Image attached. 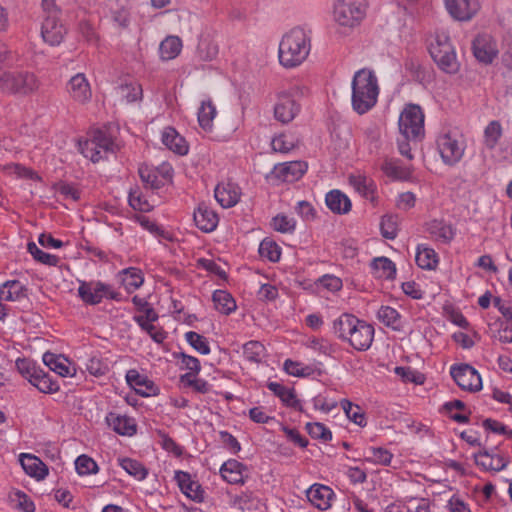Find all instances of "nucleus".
Wrapping results in <instances>:
<instances>
[{
    "instance_id": "79ce46f5",
    "label": "nucleus",
    "mask_w": 512,
    "mask_h": 512,
    "mask_svg": "<svg viewBox=\"0 0 512 512\" xmlns=\"http://www.w3.org/2000/svg\"><path fill=\"white\" fill-rule=\"evenodd\" d=\"M120 466L131 476L138 480H143L148 474L145 466L137 460L131 458L119 459Z\"/></svg>"
},
{
    "instance_id": "f8f14e48",
    "label": "nucleus",
    "mask_w": 512,
    "mask_h": 512,
    "mask_svg": "<svg viewBox=\"0 0 512 512\" xmlns=\"http://www.w3.org/2000/svg\"><path fill=\"white\" fill-rule=\"evenodd\" d=\"M472 51L475 58L485 65L491 64L499 52L496 41L487 33L478 34L474 38Z\"/></svg>"
},
{
    "instance_id": "3c124183",
    "label": "nucleus",
    "mask_w": 512,
    "mask_h": 512,
    "mask_svg": "<svg viewBox=\"0 0 512 512\" xmlns=\"http://www.w3.org/2000/svg\"><path fill=\"white\" fill-rule=\"evenodd\" d=\"M394 372L406 383L411 382L415 384H423L425 380L423 374L413 370L411 367L397 366L395 367Z\"/></svg>"
},
{
    "instance_id": "f03ea898",
    "label": "nucleus",
    "mask_w": 512,
    "mask_h": 512,
    "mask_svg": "<svg viewBox=\"0 0 512 512\" xmlns=\"http://www.w3.org/2000/svg\"><path fill=\"white\" fill-rule=\"evenodd\" d=\"M351 87V105L356 113L363 115L376 105L380 89L378 79L371 69L362 68L356 71Z\"/></svg>"
},
{
    "instance_id": "052dcab7",
    "label": "nucleus",
    "mask_w": 512,
    "mask_h": 512,
    "mask_svg": "<svg viewBox=\"0 0 512 512\" xmlns=\"http://www.w3.org/2000/svg\"><path fill=\"white\" fill-rule=\"evenodd\" d=\"M119 92L127 102H134L142 97L141 85L137 83L124 84L119 87Z\"/></svg>"
},
{
    "instance_id": "f257e3e1",
    "label": "nucleus",
    "mask_w": 512,
    "mask_h": 512,
    "mask_svg": "<svg viewBox=\"0 0 512 512\" xmlns=\"http://www.w3.org/2000/svg\"><path fill=\"white\" fill-rule=\"evenodd\" d=\"M334 334L357 351L368 350L374 339V327L356 316L343 313L333 322Z\"/></svg>"
},
{
    "instance_id": "a19ab883",
    "label": "nucleus",
    "mask_w": 512,
    "mask_h": 512,
    "mask_svg": "<svg viewBox=\"0 0 512 512\" xmlns=\"http://www.w3.org/2000/svg\"><path fill=\"white\" fill-rule=\"evenodd\" d=\"M265 354V347L259 341H249L243 345L245 359L252 363H260Z\"/></svg>"
},
{
    "instance_id": "dca6fc26",
    "label": "nucleus",
    "mask_w": 512,
    "mask_h": 512,
    "mask_svg": "<svg viewBox=\"0 0 512 512\" xmlns=\"http://www.w3.org/2000/svg\"><path fill=\"white\" fill-rule=\"evenodd\" d=\"M66 34V28L60 22L58 14H48L41 27L43 40L51 46L59 45Z\"/></svg>"
},
{
    "instance_id": "ddd939ff",
    "label": "nucleus",
    "mask_w": 512,
    "mask_h": 512,
    "mask_svg": "<svg viewBox=\"0 0 512 512\" xmlns=\"http://www.w3.org/2000/svg\"><path fill=\"white\" fill-rule=\"evenodd\" d=\"M69 97L78 104H87L92 98V90L84 73L72 76L66 84Z\"/></svg>"
},
{
    "instance_id": "8fccbe9b",
    "label": "nucleus",
    "mask_w": 512,
    "mask_h": 512,
    "mask_svg": "<svg viewBox=\"0 0 512 512\" xmlns=\"http://www.w3.org/2000/svg\"><path fill=\"white\" fill-rule=\"evenodd\" d=\"M306 430L314 439H320L324 442H328L332 439V432L323 423H307Z\"/></svg>"
},
{
    "instance_id": "9b49d317",
    "label": "nucleus",
    "mask_w": 512,
    "mask_h": 512,
    "mask_svg": "<svg viewBox=\"0 0 512 512\" xmlns=\"http://www.w3.org/2000/svg\"><path fill=\"white\" fill-rule=\"evenodd\" d=\"M450 374L462 390L476 392L482 388L481 376L469 364L453 365Z\"/></svg>"
},
{
    "instance_id": "f3484780",
    "label": "nucleus",
    "mask_w": 512,
    "mask_h": 512,
    "mask_svg": "<svg viewBox=\"0 0 512 512\" xmlns=\"http://www.w3.org/2000/svg\"><path fill=\"white\" fill-rule=\"evenodd\" d=\"M108 291L109 285L101 282H81L78 288L80 298L88 305L99 304Z\"/></svg>"
},
{
    "instance_id": "37998d69",
    "label": "nucleus",
    "mask_w": 512,
    "mask_h": 512,
    "mask_svg": "<svg viewBox=\"0 0 512 512\" xmlns=\"http://www.w3.org/2000/svg\"><path fill=\"white\" fill-rule=\"evenodd\" d=\"M43 362L49 369L60 376H67L70 374L69 367L63 362L59 356L54 353L46 352L43 355Z\"/></svg>"
},
{
    "instance_id": "c9c22d12",
    "label": "nucleus",
    "mask_w": 512,
    "mask_h": 512,
    "mask_svg": "<svg viewBox=\"0 0 512 512\" xmlns=\"http://www.w3.org/2000/svg\"><path fill=\"white\" fill-rule=\"evenodd\" d=\"M415 261L420 268L432 270L438 264V256L434 249L418 246Z\"/></svg>"
},
{
    "instance_id": "338daca9",
    "label": "nucleus",
    "mask_w": 512,
    "mask_h": 512,
    "mask_svg": "<svg viewBox=\"0 0 512 512\" xmlns=\"http://www.w3.org/2000/svg\"><path fill=\"white\" fill-rule=\"evenodd\" d=\"M36 388L42 393L52 394L59 390V385L57 381H54L49 373H47L42 375V381L38 383Z\"/></svg>"
},
{
    "instance_id": "39448f33",
    "label": "nucleus",
    "mask_w": 512,
    "mask_h": 512,
    "mask_svg": "<svg viewBox=\"0 0 512 512\" xmlns=\"http://www.w3.org/2000/svg\"><path fill=\"white\" fill-rule=\"evenodd\" d=\"M429 53L439 69L448 74H456L460 69L455 49L450 37L445 32H436L434 41L430 43Z\"/></svg>"
},
{
    "instance_id": "13d9d810",
    "label": "nucleus",
    "mask_w": 512,
    "mask_h": 512,
    "mask_svg": "<svg viewBox=\"0 0 512 512\" xmlns=\"http://www.w3.org/2000/svg\"><path fill=\"white\" fill-rule=\"evenodd\" d=\"M272 149L275 152L288 153L295 148V142L291 136L280 134L273 138Z\"/></svg>"
},
{
    "instance_id": "7ed1b4c3",
    "label": "nucleus",
    "mask_w": 512,
    "mask_h": 512,
    "mask_svg": "<svg viewBox=\"0 0 512 512\" xmlns=\"http://www.w3.org/2000/svg\"><path fill=\"white\" fill-rule=\"evenodd\" d=\"M310 38L304 29L296 27L286 33L279 44V62L286 68L300 65L309 55Z\"/></svg>"
},
{
    "instance_id": "20e7f679",
    "label": "nucleus",
    "mask_w": 512,
    "mask_h": 512,
    "mask_svg": "<svg viewBox=\"0 0 512 512\" xmlns=\"http://www.w3.org/2000/svg\"><path fill=\"white\" fill-rule=\"evenodd\" d=\"M40 81L29 71L0 70V91L12 95L27 96L38 90Z\"/></svg>"
},
{
    "instance_id": "4be33fe9",
    "label": "nucleus",
    "mask_w": 512,
    "mask_h": 512,
    "mask_svg": "<svg viewBox=\"0 0 512 512\" xmlns=\"http://www.w3.org/2000/svg\"><path fill=\"white\" fill-rule=\"evenodd\" d=\"M175 480L178 483L181 491L190 499L194 501H202L204 498V491L201 485L191 478L188 472L177 471L175 473Z\"/></svg>"
},
{
    "instance_id": "69168bd1",
    "label": "nucleus",
    "mask_w": 512,
    "mask_h": 512,
    "mask_svg": "<svg viewBox=\"0 0 512 512\" xmlns=\"http://www.w3.org/2000/svg\"><path fill=\"white\" fill-rule=\"evenodd\" d=\"M382 171L391 178L400 179L405 175L404 170L392 159H386L381 166Z\"/></svg>"
},
{
    "instance_id": "1a4fd4ad",
    "label": "nucleus",
    "mask_w": 512,
    "mask_h": 512,
    "mask_svg": "<svg viewBox=\"0 0 512 512\" xmlns=\"http://www.w3.org/2000/svg\"><path fill=\"white\" fill-rule=\"evenodd\" d=\"M365 0H338L334 7V19L342 26L353 27L365 13Z\"/></svg>"
},
{
    "instance_id": "0e129e2a",
    "label": "nucleus",
    "mask_w": 512,
    "mask_h": 512,
    "mask_svg": "<svg viewBox=\"0 0 512 512\" xmlns=\"http://www.w3.org/2000/svg\"><path fill=\"white\" fill-rule=\"evenodd\" d=\"M129 204L134 210L149 212L153 206L138 191L130 192Z\"/></svg>"
},
{
    "instance_id": "4468645a",
    "label": "nucleus",
    "mask_w": 512,
    "mask_h": 512,
    "mask_svg": "<svg viewBox=\"0 0 512 512\" xmlns=\"http://www.w3.org/2000/svg\"><path fill=\"white\" fill-rule=\"evenodd\" d=\"M449 14L456 20L468 21L481 8L479 0H444Z\"/></svg>"
},
{
    "instance_id": "c03bdc74",
    "label": "nucleus",
    "mask_w": 512,
    "mask_h": 512,
    "mask_svg": "<svg viewBox=\"0 0 512 512\" xmlns=\"http://www.w3.org/2000/svg\"><path fill=\"white\" fill-rule=\"evenodd\" d=\"M259 254L271 262H277L281 256V248L278 244L268 238L261 241L259 245Z\"/></svg>"
},
{
    "instance_id": "6e6552de",
    "label": "nucleus",
    "mask_w": 512,
    "mask_h": 512,
    "mask_svg": "<svg viewBox=\"0 0 512 512\" xmlns=\"http://www.w3.org/2000/svg\"><path fill=\"white\" fill-rule=\"evenodd\" d=\"M114 145L112 137L106 131L96 129L91 138L83 144L82 153L96 163L103 159L108 152H113Z\"/></svg>"
},
{
    "instance_id": "4c0bfd02",
    "label": "nucleus",
    "mask_w": 512,
    "mask_h": 512,
    "mask_svg": "<svg viewBox=\"0 0 512 512\" xmlns=\"http://www.w3.org/2000/svg\"><path fill=\"white\" fill-rule=\"evenodd\" d=\"M502 134V125L499 121L493 120L489 122L484 129V144L486 148L493 150L497 146Z\"/></svg>"
},
{
    "instance_id": "4d7b16f0",
    "label": "nucleus",
    "mask_w": 512,
    "mask_h": 512,
    "mask_svg": "<svg viewBox=\"0 0 512 512\" xmlns=\"http://www.w3.org/2000/svg\"><path fill=\"white\" fill-rule=\"evenodd\" d=\"M197 53L201 60L211 61L218 54V47L213 42L204 39L201 40L197 47Z\"/></svg>"
},
{
    "instance_id": "c85d7f7f",
    "label": "nucleus",
    "mask_w": 512,
    "mask_h": 512,
    "mask_svg": "<svg viewBox=\"0 0 512 512\" xmlns=\"http://www.w3.org/2000/svg\"><path fill=\"white\" fill-rule=\"evenodd\" d=\"M267 387L282 401L285 406L302 411L301 402L296 398L294 389L287 388L277 382H268Z\"/></svg>"
},
{
    "instance_id": "e433bc0d",
    "label": "nucleus",
    "mask_w": 512,
    "mask_h": 512,
    "mask_svg": "<svg viewBox=\"0 0 512 512\" xmlns=\"http://www.w3.org/2000/svg\"><path fill=\"white\" fill-rule=\"evenodd\" d=\"M349 183L365 198L374 199L376 186L371 179L364 175H351L349 177Z\"/></svg>"
},
{
    "instance_id": "bb28decb",
    "label": "nucleus",
    "mask_w": 512,
    "mask_h": 512,
    "mask_svg": "<svg viewBox=\"0 0 512 512\" xmlns=\"http://www.w3.org/2000/svg\"><path fill=\"white\" fill-rule=\"evenodd\" d=\"M20 463L26 474L38 480L44 479L48 474L47 466L32 454H21Z\"/></svg>"
},
{
    "instance_id": "b1692460",
    "label": "nucleus",
    "mask_w": 512,
    "mask_h": 512,
    "mask_svg": "<svg viewBox=\"0 0 512 512\" xmlns=\"http://www.w3.org/2000/svg\"><path fill=\"white\" fill-rule=\"evenodd\" d=\"M28 297V288L19 280H8L0 285V301L15 302Z\"/></svg>"
},
{
    "instance_id": "a211bd4d",
    "label": "nucleus",
    "mask_w": 512,
    "mask_h": 512,
    "mask_svg": "<svg viewBox=\"0 0 512 512\" xmlns=\"http://www.w3.org/2000/svg\"><path fill=\"white\" fill-rule=\"evenodd\" d=\"M127 383L140 395L150 396L158 393V387L147 376L140 374L136 369L126 373Z\"/></svg>"
},
{
    "instance_id": "864d4df0",
    "label": "nucleus",
    "mask_w": 512,
    "mask_h": 512,
    "mask_svg": "<svg viewBox=\"0 0 512 512\" xmlns=\"http://www.w3.org/2000/svg\"><path fill=\"white\" fill-rule=\"evenodd\" d=\"M75 468L80 475H88L98 471L97 463L87 455H80L76 459Z\"/></svg>"
},
{
    "instance_id": "6ab92c4d",
    "label": "nucleus",
    "mask_w": 512,
    "mask_h": 512,
    "mask_svg": "<svg viewBox=\"0 0 512 512\" xmlns=\"http://www.w3.org/2000/svg\"><path fill=\"white\" fill-rule=\"evenodd\" d=\"M299 112V105L288 94H281L274 108L275 118L282 123H289Z\"/></svg>"
},
{
    "instance_id": "7c9ffc66",
    "label": "nucleus",
    "mask_w": 512,
    "mask_h": 512,
    "mask_svg": "<svg viewBox=\"0 0 512 512\" xmlns=\"http://www.w3.org/2000/svg\"><path fill=\"white\" fill-rule=\"evenodd\" d=\"M371 268L376 278L392 280L396 276V266L387 257L374 258Z\"/></svg>"
},
{
    "instance_id": "09e8293b",
    "label": "nucleus",
    "mask_w": 512,
    "mask_h": 512,
    "mask_svg": "<svg viewBox=\"0 0 512 512\" xmlns=\"http://www.w3.org/2000/svg\"><path fill=\"white\" fill-rule=\"evenodd\" d=\"M186 341L199 353L207 355L210 353V347L207 339L194 331L185 334Z\"/></svg>"
},
{
    "instance_id": "680f3d73",
    "label": "nucleus",
    "mask_w": 512,
    "mask_h": 512,
    "mask_svg": "<svg viewBox=\"0 0 512 512\" xmlns=\"http://www.w3.org/2000/svg\"><path fill=\"white\" fill-rule=\"evenodd\" d=\"M86 370L95 377H101L109 371V367L101 358L93 356L87 361Z\"/></svg>"
},
{
    "instance_id": "c756f323",
    "label": "nucleus",
    "mask_w": 512,
    "mask_h": 512,
    "mask_svg": "<svg viewBox=\"0 0 512 512\" xmlns=\"http://www.w3.org/2000/svg\"><path fill=\"white\" fill-rule=\"evenodd\" d=\"M327 207L335 214H347L351 210L350 199L340 190H332L326 194Z\"/></svg>"
},
{
    "instance_id": "cd10ccee",
    "label": "nucleus",
    "mask_w": 512,
    "mask_h": 512,
    "mask_svg": "<svg viewBox=\"0 0 512 512\" xmlns=\"http://www.w3.org/2000/svg\"><path fill=\"white\" fill-rule=\"evenodd\" d=\"M106 422L116 433L132 436L136 433V425L133 419L110 412L106 416Z\"/></svg>"
},
{
    "instance_id": "9d476101",
    "label": "nucleus",
    "mask_w": 512,
    "mask_h": 512,
    "mask_svg": "<svg viewBox=\"0 0 512 512\" xmlns=\"http://www.w3.org/2000/svg\"><path fill=\"white\" fill-rule=\"evenodd\" d=\"M473 458L475 464L482 470L494 473L504 470L510 463L509 456L501 454L498 447L483 446Z\"/></svg>"
},
{
    "instance_id": "393cba45",
    "label": "nucleus",
    "mask_w": 512,
    "mask_h": 512,
    "mask_svg": "<svg viewBox=\"0 0 512 512\" xmlns=\"http://www.w3.org/2000/svg\"><path fill=\"white\" fill-rule=\"evenodd\" d=\"M426 231L429 233L431 239L440 241L444 244L450 243L455 235L453 227L443 220H431L426 223Z\"/></svg>"
},
{
    "instance_id": "e2e57ef3",
    "label": "nucleus",
    "mask_w": 512,
    "mask_h": 512,
    "mask_svg": "<svg viewBox=\"0 0 512 512\" xmlns=\"http://www.w3.org/2000/svg\"><path fill=\"white\" fill-rule=\"evenodd\" d=\"M52 189L59 192L65 198H71L73 201L80 199V191L67 182L59 181L54 183Z\"/></svg>"
},
{
    "instance_id": "a878e982",
    "label": "nucleus",
    "mask_w": 512,
    "mask_h": 512,
    "mask_svg": "<svg viewBox=\"0 0 512 512\" xmlns=\"http://www.w3.org/2000/svg\"><path fill=\"white\" fill-rule=\"evenodd\" d=\"M247 467L241 462L235 459H229L224 462L220 468V474L225 481L230 484H243L244 483V471Z\"/></svg>"
},
{
    "instance_id": "58836bf2",
    "label": "nucleus",
    "mask_w": 512,
    "mask_h": 512,
    "mask_svg": "<svg viewBox=\"0 0 512 512\" xmlns=\"http://www.w3.org/2000/svg\"><path fill=\"white\" fill-rule=\"evenodd\" d=\"M342 409L344 410L346 416L353 421L355 424L360 427L366 426V417L365 413L359 405L353 404L351 401L347 399H343L340 402Z\"/></svg>"
},
{
    "instance_id": "2eb2a0df",
    "label": "nucleus",
    "mask_w": 512,
    "mask_h": 512,
    "mask_svg": "<svg viewBox=\"0 0 512 512\" xmlns=\"http://www.w3.org/2000/svg\"><path fill=\"white\" fill-rule=\"evenodd\" d=\"M307 163L304 161H290L274 166L271 177L282 182L293 183L299 180L307 171Z\"/></svg>"
},
{
    "instance_id": "bf43d9fd",
    "label": "nucleus",
    "mask_w": 512,
    "mask_h": 512,
    "mask_svg": "<svg viewBox=\"0 0 512 512\" xmlns=\"http://www.w3.org/2000/svg\"><path fill=\"white\" fill-rule=\"evenodd\" d=\"M16 368L18 372L29 381L37 372L39 366L28 358H18L16 360Z\"/></svg>"
},
{
    "instance_id": "49530a36",
    "label": "nucleus",
    "mask_w": 512,
    "mask_h": 512,
    "mask_svg": "<svg viewBox=\"0 0 512 512\" xmlns=\"http://www.w3.org/2000/svg\"><path fill=\"white\" fill-rule=\"evenodd\" d=\"M123 284L128 291L138 289L144 282L140 269L130 267L124 270Z\"/></svg>"
},
{
    "instance_id": "f704fd0d",
    "label": "nucleus",
    "mask_w": 512,
    "mask_h": 512,
    "mask_svg": "<svg viewBox=\"0 0 512 512\" xmlns=\"http://www.w3.org/2000/svg\"><path fill=\"white\" fill-rule=\"evenodd\" d=\"M182 48V41L177 36H168L160 44L159 52L163 60H171L178 56Z\"/></svg>"
},
{
    "instance_id": "de8ad7c7",
    "label": "nucleus",
    "mask_w": 512,
    "mask_h": 512,
    "mask_svg": "<svg viewBox=\"0 0 512 512\" xmlns=\"http://www.w3.org/2000/svg\"><path fill=\"white\" fill-rule=\"evenodd\" d=\"M377 317L387 327L397 329L400 314L398 311L390 306H381L378 310Z\"/></svg>"
},
{
    "instance_id": "423d86ee",
    "label": "nucleus",
    "mask_w": 512,
    "mask_h": 512,
    "mask_svg": "<svg viewBox=\"0 0 512 512\" xmlns=\"http://www.w3.org/2000/svg\"><path fill=\"white\" fill-rule=\"evenodd\" d=\"M437 149L444 164L454 166L462 159L465 151L463 136L450 129H443L436 139Z\"/></svg>"
},
{
    "instance_id": "72a5a7b5",
    "label": "nucleus",
    "mask_w": 512,
    "mask_h": 512,
    "mask_svg": "<svg viewBox=\"0 0 512 512\" xmlns=\"http://www.w3.org/2000/svg\"><path fill=\"white\" fill-rule=\"evenodd\" d=\"M214 196L223 208H230L239 201V194L230 185H217L214 190Z\"/></svg>"
},
{
    "instance_id": "a18cd8bd",
    "label": "nucleus",
    "mask_w": 512,
    "mask_h": 512,
    "mask_svg": "<svg viewBox=\"0 0 512 512\" xmlns=\"http://www.w3.org/2000/svg\"><path fill=\"white\" fill-rule=\"evenodd\" d=\"M27 250L36 261L42 264L48 266H57L59 263L58 256L42 251L34 242H29L27 244Z\"/></svg>"
},
{
    "instance_id": "aec40b11",
    "label": "nucleus",
    "mask_w": 512,
    "mask_h": 512,
    "mask_svg": "<svg viewBox=\"0 0 512 512\" xmlns=\"http://www.w3.org/2000/svg\"><path fill=\"white\" fill-rule=\"evenodd\" d=\"M306 495L313 506L320 510H327L331 507L334 492L326 485L314 484L307 490Z\"/></svg>"
},
{
    "instance_id": "5701e85b",
    "label": "nucleus",
    "mask_w": 512,
    "mask_h": 512,
    "mask_svg": "<svg viewBox=\"0 0 512 512\" xmlns=\"http://www.w3.org/2000/svg\"><path fill=\"white\" fill-rule=\"evenodd\" d=\"M162 143L174 153L184 156L189 151V146L174 127L168 126L162 132Z\"/></svg>"
},
{
    "instance_id": "412c9836",
    "label": "nucleus",
    "mask_w": 512,
    "mask_h": 512,
    "mask_svg": "<svg viewBox=\"0 0 512 512\" xmlns=\"http://www.w3.org/2000/svg\"><path fill=\"white\" fill-rule=\"evenodd\" d=\"M195 225L203 232H212L219 222L218 215L205 203H200L193 214Z\"/></svg>"
},
{
    "instance_id": "774afa93",
    "label": "nucleus",
    "mask_w": 512,
    "mask_h": 512,
    "mask_svg": "<svg viewBox=\"0 0 512 512\" xmlns=\"http://www.w3.org/2000/svg\"><path fill=\"white\" fill-rule=\"evenodd\" d=\"M198 264L208 272L217 275L221 279L227 278L225 271L215 261L211 259L201 258L198 260Z\"/></svg>"
},
{
    "instance_id": "603ef678",
    "label": "nucleus",
    "mask_w": 512,
    "mask_h": 512,
    "mask_svg": "<svg viewBox=\"0 0 512 512\" xmlns=\"http://www.w3.org/2000/svg\"><path fill=\"white\" fill-rule=\"evenodd\" d=\"M273 229L280 233H292L295 230L296 222L284 214H278L272 218Z\"/></svg>"
},
{
    "instance_id": "2f4dec72",
    "label": "nucleus",
    "mask_w": 512,
    "mask_h": 512,
    "mask_svg": "<svg viewBox=\"0 0 512 512\" xmlns=\"http://www.w3.org/2000/svg\"><path fill=\"white\" fill-rule=\"evenodd\" d=\"M215 309L224 315H229L236 309V302L232 295L224 290H216L212 295Z\"/></svg>"
},
{
    "instance_id": "5fc2aeb1",
    "label": "nucleus",
    "mask_w": 512,
    "mask_h": 512,
    "mask_svg": "<svg viewBox=\"0 0 512 512\" xmlns=\"http://www.w3.org/2000/svg\"><path fill=\"white\" fill-rule=\"evenodd\" d=\"M369 452L371 456L367 460L375 464L389 466L393 458V454L390 451L381 447H372L369 449Z\"/></svg>"
},
{
    "instance_id": "ea45409f",
    "label": "nucleus",
    "mask_w": 512,
    "mask_h": 512,
    "mask_svg": "<svg viewBox=\"0 0 512 512\" xmlns=\"http://www.w3.org/2000/svg\"><path fill=\"white\" fill-rule=\"evenodd\" d=\"M138 173L146 187L159 189L164 185V181L159 178L155 168H151L148 165H140Z\"/></svg>"
},
{
    "instance_id": "6e6d98bb",
    "label": "nucleus",
    "mask_w": 512,
    "mask_h": 512,
    "mask_svg": "<svg viewBox=\"0 0 512 512\" xmlns=\"http://www.w3.org/2000/svg\"><path fill=\"white\" fill-rule=\"evenodd\" d=\"M380 229L384 238L390 240L395 239L398 232L396 218L391 215L383 216L380 223Z\"/></svg>"
},
{
    "instance_id": "473e14b6",
    "label": "nucleus",
    "mask_w": 512,
    "mask_h": 512,
    "mask_svg": "<svg viewBox=\"0 0 512 512\" xmlns=\"http://www.w3.org/2000/svg\"><path fill=\"white\" fill-rule=\"evenodd\" d=\"M216 113V107L210 99L201 103L198 110V123L203 130L210 131L212 129Z\"/></svg>"
},
{
    "instance_id": "0eeeda50",
    "label": "nucleus",
    "mask_w": 512,
    "mask_h": 512,
    "mask_svg": "<svg viewBox=\"0 0 512 512\" xmlns=\"http://www.w3.org/2000/svg\"><path fill=\"white\" fill-rule=\"evenodd\" d=\"M424 112L417 104H407L399 117V130L406 140L421 141L425 136Z\"/></svg>"
}]
</instances>
